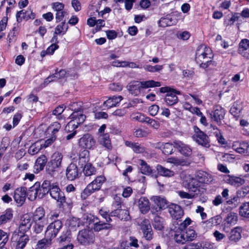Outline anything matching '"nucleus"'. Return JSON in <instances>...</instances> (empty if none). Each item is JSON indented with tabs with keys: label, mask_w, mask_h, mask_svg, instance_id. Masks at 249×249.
<instances>
[{
	"label": "nucleus",
	"mask_w": 249,
	"mask_h": 249,
	"mask_svg": "<svg viewBox=\"0 0 249 249\" xmlns=\"http://www.w3.org/2000/svg\"><path fill=\"white\" fill-rule=\"evenodd\" d=\"M68 29V25L66 24L65 22H62L60 24L56 26L55 28V34H65Z\"/></svg>",
	"instance_id": "obj_55"
},
{
	"label": "nucleus",
	"mask_w": 249,
	"mask_h": 249,
	"mask_svg": "<svg viewBox=\"0 0 249 249\" xmlns=\"http://www.w3.org/2000/svg\"><path fill=\"white\" fill-rule=\"evenodd\" d=\"M42 145L39 142H36L32 144L28 149V153L32 155L38 153L42 149Z\"/></svg>",
	"instance_id": "obj_52"
},
{
	"label": "nucleus",
	"mask_w": 249,
	"mask_h": 249,
	"mask_svg": "<svg viewBox=\"0 0 249 249\" xmlns=\"http://www.w3.org/2000/svg\"><path fill=\"white\" fill-rule=\"evenodd\" d=\"M242 109V107L240 104L234 103L230 109L231 113L234 117H237Z\"/></svg>",
	"instance_id": "obj_56"
},
{
	"label": "nucleus",
	"mask_w": 249,
	"mask_h": 249,
	"mask_svg": "<svg viewBox=\"0 0 249 249\" xmlns=\"http://www.w3.org/2000/svg\"><path fill=\"white\" fill-rule=\"evenodd\" d=\"M213 235L217 242L222 241L226 238V237L224 233L220 232L217 230H216L214 231L213 233Z\"/></svg>",
	"instance_id": "obj_60"
},
{
	"label": "nucleus",
	"mask_w": 249,
	"mask_h": 249,
	"mask_svg": "<svg viewBox=\"0 0 249 249\" xmlns=\"http://www.w3.org/2000/svg\"><path fill=\"white\" fill-rule=\"evenodd\" d=\"M47 162V158L45 155H41L36 160L34 166V172L35 173H38L42 171Z\"/></svg>",
	"instance_id": "obj_25"
},
{
	"label": "nucleus",
	"mask_w": 249,
	"mask_h": 249,
	"mask_svg": "<svg viewBox=\"0 0 249 249\" xmlns=\"http://www.w3.org/2000/svg\"><path fill=\"white\" fill-rule=\"evenodd\" d=\"M112 216H117L121 220L127 221L130 219V215L128 210L125 209H115L110 213Z\"/></svg>",
	"instance_id": "obj_26"
},
{
	"label": "nucleus",
	"mask_w": 249,
	"mask_h": 249,
	"mask_svg": "<svg viewBox=\"0 0 249 249\" xmlns=\"http://www.w3.org/2000/svg\"><path fill=\"white\" fill-rule=\"evenodd\" d=\"M144 69L145 71L151 72H159L162 70L163 65H156L154 66L150 65H147L144 66Z\"/></svg>",
	"instance_id": "obj_59"
},
{
	"label": "nucleus",
	"mask_w": 249,
	"mask_h": 249,
	"mask_svg": "<svg viewBox=\"0 0 249 249\" xmlns=\"http://www.w3.org/2000/svg\"><path fill=\"white\" fill-rule=\"evenodd\" d=\"M58 183L52 180H45L40 186L43 196L51 192L53 186L56 185Z\"/></svg>",
	"instance_id": "obj_32"
},
{
	"label": "nucleus",
	"mask_w": 249,
	"mask_h": 249,
	"mask_svg": "<svg viewBox=\"0 0 249 249\" xmlns=\"http://www.w3.org/2000/svg\"><path fill=\"white\" fill-rule=\"evenodd\" d=\"M175 21H173L171 18L169 17H166L165 18H161L159 21V25L160 27H165L168 26H171L174 23Z\"/></svg>",
	"instance_id": "obj_53"
},
{
	"label": "nucleus",
	"mask_w": 249,
	"mask_h": 249,
	"mask_svg": "<svg viewBox=\"0 0 249 249\" xmlns=\"http://www.w3.org/2000/svg\"><path fill=\"white\" fill-rule=\"evenodd\" d=\"M160 86V83L159 82L151 80L142 82L133 81L129 84L127 88L131 93L137 95L142 89Z\"/></svg>",
	"instance_id": "obj_4"
},
{
	"label": "nucleus",
	"mask_w": 249,
	"mask_h": 249,
	"mask_svg": "<svg viewBox=\"0 0 249 249\" xmlns=\"http://www.w3.org/2000/svg\"><path fill=\"white\" fill-rule=\"evenodd\" d=\"M210 115L212 121L216 122L217 124H220L224 117L225 110L220 106H216L214 110L210 113Z\"/></svg>",
	"instance_id": "obj_17"
},
{
	"label": "nucleus",
	"mask_w": 249,
	"mask_h": 249,
	"mask_svg": "<svg viewBox=\"0 0 249 249\" xmlns=\"http://www.w3.org/2000/svg\"><path fill=\"white\" fill-rule=\"evenodd\" d=\"M83 168V173L86 176H90L95 174L96 170L90 163L85 164Z\"/></svg>",
	"instance_id": "obj_51"
},
{
	"label": "nucleus",
	"mask_w": 249,
	"mask_h": 249,
	"mask_svg": "<svg viewBox=\"0 0 249 249\" xmlns=\"http://www.w3.org/2000/svg\"><path fill=\"white\" fill-rule=\"evenodd\" d=\"M62 227L63 223L60 220H54L47 226L45 231V236L50 239H54Z\"/></svg>",
	"instance_id": "obj_9"
},
{
	"label": "nucleus",
	"mask_w": 249,
	"mask_h": 249,
	"mask_svg": "<svg viewBox=\"0 0 249 249\" xmlns=\"http://www.w3.org/2000/svg\"><path fill=\"white\" fill-rule=\"evenodd\" d=\"M171 229L175 231L174 239L176 243L184 244L187 242L184 233V231H180V230L177 229L176 227L174 228L172 227Z\"/></svg>",
	"instance_id": "obj_27"
},
{
	"label": "nucleus",
	"mask_w": 249,
	"mask_h": 249,
	"mask_svg": "<svg viewBox=\"0 0 249 249\" xmlns=\"http://www.w3.org/2000/svg\"><path fill=\"white\" fill-rule=\"evenodd\" d=\"M239 53L243 56L249 59V40L243 39L239 43Z\"/></svg>",
	"instance_id": "obj_24"
},
{
	"label": "nucleus",
	"mask_w": 249,
	"mask_h": 249,
	"mask_svg": "<svg viewBox=\"0 0 249 249\" xmlns=\"http://www.w3.org/2000/svg\"><path fill=\"white\" fill-rule=\"evenodd\" d=\"M224 180L227 183L236 187H239L245 183L244 179L231 175L226 176Z\"/></svg>",
	"instance_id": "obj_23"
},
{
	"label": "nucleus",
	"mask_w": 249,
	"mask_h": 249,
	"mask_svg": "<svg viewBox=\"0 0 249 249\" xmlns=\"http://www.w3.org/2000/svg\"><path fill=\"white\" fill-rule=\"evenodd\" d=\"M146 197H141L138 202L139 208L142 213H146L150 210V204Z\"/></svg>",
	"instance_id": "obj_28"
},
{
	"label": "nucleus",
	"mask_w": 249,
	"mask_h": 249,
	"mask_svg": "<svg viewBox=\"0 0 249 249\" xmlns=\"http://www.w3.org/2000/svg\"><path fill=\"white\" fill-rule=\"evenodd\" d=\"M13 217V211L11 209H7L4 213L0 216V225L5 223Z\"/></svg>",
	"instance_id": "obj_47"
},
{
	"label": "nucleus",
	"mask_w": 249,
	"mask_h": 249,
	"mask_svg": "<svg viewBox=\"0 0 249 249\" xmlns=\"http://www.w3.org/2000/svg\"><path fill=\"white\" fill-rule=\"evenodd\" d=\"M208 176L206 172H199L197 175L198 179L188 178L183 181V186L187 188L190 193L195 194V196L197 195L199 193L200 182L208 183L209 181Z\"/></svg>",
	"instance_id": "obj_2"
},
{
	"label": "nucleus",
	"mask_w": 249,
	"mask_h": 249,
	"mask_svg": "<svg viewBox=\"0 0 249 249\" xmlns=\"http://www.w3.org/2000/svg\"><path fill=\"white\" fill-rule=\"evenodd\" d=\"M105 180L106 178L104 176H100L96 177L84 190L81 194V196L84 198H86L94 192L99 190Z\"/></svg>",
	"instance_id": "obj_5"
},
{
	"label": "nucleus",
	"mask_w": 249,
	"mask_h": 249,
	"mask_svg": "<svg viewBox=\"0 0 249 249\" xmlns=\"http://www.w3.org/2000/svg\"><path fill=\"white\" fill-rule=\"evenodd\" d=\"M34 231L36 234L41 232L43 230L44 227L47 224V220H38L34 221Z\"/></svg>",
	"instance_id": "obj_43"
},
{
	"label": "nucleus",
	"mask_w": 249,
	"mask_h": 249,
	"mask_svg": "<svg viewBox=\"0 0 249 249\" xmlns=\"http://www.w3.org/2000/svg\"><path fill=\"white\" fill-rule=\"evenodd\" d=\"M27 189L25 187L18 188L15 190L14 199L16 202L21 206L25 202Z\"/></svg>",
	"instance_id": "obj_18"
},
{
	"label": "nucleus",
	"mask_w": 249,
	"mask_h": 249,
	"mask_svg": "<svg viewBox=\"0 0 249 249\" xmlns=\"http://www.w3.org/2000/svg\"><path fill=\"white\" fill-rule=\"evenodd\" d=\"M140 170L142 174L150 175L153 173V170L147 163L142 160H140Z\"/></svg>",
	"instance_id": "obj_44"
},
{
	"label": "nucleus",
	"mask_w": 249,
	"mask_h": 249,
	"mask_svg": "<svg viewBox=\"0 0 249 249\" xmlns=\"http://www.w3.org/2000/svg\"><path fill=\"white\" fill-rule=\"evenodd\" d=\"M192 220L189 217L186 218L182 222L180 223L177 229L184 231L185 228L191 223Z\"/></svg>",
	"instance_id": "obj_62"
},
{
	"label": "nucleus",
	"mask_w": 249,
	"mask_h": 249,
	"mask_svg": "<svg viewBox=\"0 0 249 249\" xmlns=\"http://www.w3.org/2000/svg\"><path fill=\"white\" fill-rule=\"evenodd\" d=\"M184 233L187 242L194 240L196 237V233L195 230L189 228L186 231L184 230Z\"/></svg>",
	"instance_id": "obj_54"
},
{
	"label": "nucleus",
	"mask_w": 249,
	"mask_h": 249,
	"mask_svg": "<svg viewBox=\"0 0 249 249\" xmlns=\"http://www.w3.org/2000/svg\"><path fill=\"white\" fill-rule=\"evenodd\" d=\"M238 219V216L237 213L234 212H230L227 215L224 221L225 222V224L233 226L236 224Z\"/></svg>",
	"instance_id": "obj_37"
},
{
	"label": "nucleus",
	"mask_w": 249,
	"mask_h": 249,
	"mask_svg": "<svg viewBox=\"0 0 249 249\" xmlns=\"http://www.w3.org/2000/svg\"><path fill=\"white\" fill-rule=\"evenodd\" d=\"M60 168V167L49 161L46 165V171L48 174L53 176L59 172Z\"/></svg>",
	"instance_id": "obj_45"
},
{
	"label": "nucleus",
	"mask_w": 249,
	"mask_h": 249,
	"mask_svg": "<svg viewBox=\"0 0 249 249\" xmlns=\"http://www.w3.org/2000/svg\"><path fill=\"white\" fill-rule=\"evenodd\" d=\"M153 226L157 230H162L164 227L163 218L158 215L155 216L154 218Z\"/></svg>",
	"instance_id": "obj_50"
},
{
	"label": "nucleus",
	"mask_w": 249,
	"mask_h": 249,
	"mask_svg": "<svg viewBox=\"0 0 249 249\" xmlns=\"http://www.w3.org/2000/svg\"><path fill=\"white\" fill-rule=\"evenodd\" d=\"M239 213L242 217L249 218V201L241 204L239 208Z\"/></svg>",
	"instance_id": "obj_39"
},
{
	"label": "nucleus",
	"mask_w": 249,
	"mask_h": 249,
	"mask_svg": "<svg viewBox=\"0 0 249 249\" xmlns=\"http://www.w3.org/2000/svg\"><path fill=\"white\" fill-rule=\"evenodd\" d=\"M140 225L143 234V237L146 240L151 241L153 238L154 233L149 220L144 219Z\"/></svg>",
	"instance_id": "obj_10"
},
{
	"label": "nucleus",
	"mask_w": 249,
	"mask_h": 249,
	"mask_svg": "<svg viewBox=\"0 0 249 249\" xmlns=\"http://www.w3.org/2000/svg\"><path fill=\"white\" fill-rule=\"evenodd\" d=\"M31 225L32 222L30 216L27 214L23 215L20 219L18 227L19 232L22 234H25V232L30 229Z\"/></svg>",
	"instance_id": "obj_19"
},
{
	"label": "nucleus",
	"mask_w": 249,
	"mask_h": 249,
	"mask_svg": "<svg viewBox=\"0 0 249 249\" xmlns=\"http://www.w3.org/2000/svg\"><path fill=\"white\" fill-rule=\"evenodd\" d=\"M81 174L80 169L74 162L70 163L66 170V176L69 180H73L79 178Z\"/></svg>",
	"instance_id": "obj_11"
},
{
	"label": "nucleus",
	"mask_w": 249,
	"mask_h": 249,
	"mask_svg": "<svg viewBox=\"0 0 249 249\" xmlns=\"http://www.w3.org/2000/svg\"><path fill=\"white\" fill-rule=\"evenodd\" d=\"M92 228L95 231L98 232L104 230H111L112 225L110 223H107L99 221L94 223Z\"/></svg>",
	"instance_id": "obj_35"
},
{
	"label": "nucleus",
	"mask_w": 249,
	"mask_h": 249,
	"mask_svg": "<svg viewBox=\"0 0 249 249\" xmlns=\"http://www.w3.org/2000/svg\"><path fill=\"white\" fill-rule=\"evenodd\" d=\"M29 240V236L27 234L20 235L16 242L15 249H23Z\"/></svg>",
	"instance_id": "obj_40"
},
{
	"label": "nucleus",
	"mask_w": 249,
	"mask_h": 249,
	"mask_svg": "<svg viewBox=\"0 0 249 249\" xmlns=\"http://www.w3.org/2000/svg\"><path fill=\"white\" fill-rule=\"evenodd\" d=\"M35 15L31 11H24V10L18 12L16 14V18L18 22L21 21L22 19L28 20V19H34Z\"/></svg>",
	"instance_id": "obj_29"
},
{
	"label": "nucleus",
	"mask_w": 249,
	"mask_h": 249,
	"mask_svg": "<svg viewBox=\"0 0 249 249\" xmlns=\"http://www.w3.org/2000/svg\"><path fill=\"white\" fill-rule=\"evenodd\" d=\"M64 109L63 107L58 106L56 107L53 112V114L57 116V119H60L62 118L61 114L64 111Z\"/></svg>",
	"instance_id": "obj_61"
},
{
	"label": "nucleus",
	"mask_w": 249,
	"mask_h": 249,
	"mask_svg": "<svg viewBox=\"0 0 249 249\" xmlns=\"http://www.w3.org/2000/svg\"><path fill=\"white\" fill-rule=\"evenodd\" d=\"M63 156L60 152H55L52 157V159L50 161L53 164H55L56 165L59 167L61 166Z\"/></svg>",
	"instance_id": "obj_49"
},
{
	"label": "nucleus",
	"mask_w": 249,
	"mask_h": 249,
	"mask_svg": "<svg viewBox=\"0 0 249 249\" xmlns=\"http://www.w3.org/2000/svg\"><path fill=\"white\" fill-rule=\"evenodd\" d=\"M95 142V140L91 135L86 134L79 140L78 144L82 148L90 149L93 148Z\"/></svg>",
	"instance_id": "obj_15"
},
{
	"label": "nucleus",
	"mask_w": 249,
	"mask_h": 249,
	"mask_svg": "<svg viewBox=\"0 0 249 249\" xmlns=\"http://www.w3.org/2000/svg\"><path fill=\"white\" fill-rule=\"evenodd\" d=\"M53 9L56 12L64 11V5L62 3L56 2L52 3Z\"/></svg>",
	"instance_id": "obj_63"
},
{
	"label": "nucleus",
	"mask_w": 249,
	"mask_h": 249,
	"mask_svg": "<svg viewBox=\"0 0 249 249\" xmlns=\"http://www.w3.org/2000/svg\"><path fill=\"white\" fill-rule=\"evenodd\" d=\"M123 99L121 96H113L110 97L108 100L105 101L104 105L107 107L108 108H110L113 107H116Z\"/></svg>",
	"instance_id": "obj_36"
},
{
	"label": "nucleus",
	"mask_w": 249,
	"mask_h": 249,
	"mask_svg": "<svg viewBox=\"0 0 249 249\" xmlns=\"http://www.w3.org/2000/svg\"><path fill=\"white\" fill-rule=\"evenodd\" d=\"M232 147L237 152L242 154L247 152L249 145L245 142H235L232 143Z\"/></svg>",
	"instance_id": "obj_31"
},
{
	"label": "nucleus",
	"mask_w": 249,
	"mask_h": 249,
	"mask_svg": "<svg viewBox=\"0 0 249 249\" xmlns=\"http://www.w3.org/2000/svg\"><path fill=\"white\" fill-rule=\"evenodd\" d=\"M242 228L239 226L232 229L227 234L228 243L233 244L238 242L242 237Z\"/></svg>",
	"instance_id": "obj_14"
},
{
	"label": "nucleus",
	"mask_w": 249,
	"mask_h": 249,
	"mask_svg": "<svg viewBox=\"0 0 249 249\" xmlns=\"http://www.w3.org/2000/svg\"><path fill=\"white\" fill-rule=\"evenodd\" d=\"M213 57L211 50L204 46H200L197 49L196 53V61L200 67L206 69L213 62L212 58Z\"/></svg>",
	"instance_id": "obj_3"
},
{
	"label": "nucleus",
	"mask_w": 249,
	"mask_h": 249,
	"mask_svg": "<svg viewBox=\"0 0 249 249\" xmlns=\"http://www.w3.org/2000/svg\"><path fill=\"white\" fill-rule=\"evenodd\" d=\"M26 196L31 201L35 200L37 196L40 198L43 197L44 196L40 187V183L36 182L33 186L31 187L28 192L26 191Z\"/></svg>",
	"instance_id": "obj_12"
},
{
	"label": "nucleus",
	"mask_w": 249,
	"mask_h": 249,
	"mask_svg": "<svg viewBox=\"0 0 249 249\" xmlns=\"http://www.w3.org/2000/svg\"><path fill=\"white\" fill-rule=\"evenodd\" d=\"M174 147L185 157H190L192 154V149L191 146L180 141H174Z\"/></svg>",
	"instance_id": "obj_13"
},
{
	"label": "nucleus",
	"mask_w": 249,
	"mask_h": 249,
	"mask_svg": "<svg viewBox=\"0 0 249 249\" xmlns=\"http://www.w3.org/2000/svg\"><path fill=\"white\" fill-rule=\"evenodd\" d=\"M162 152L166 155H171L174 153V141L173 143L169 142L162 143Z\"/></svg>",
	"instance_id": "obj_48"
},
{
	"label": "nucleus",
	"mask_w": 249,
	"mask_h": 249,
	"mask_svg": "<svg viewBox=\"0 0 249 249\" xmlns=\"http://www.w3.org/2000/svg\"><path fill=\"white\" fill-rule=\"evenodd\" d=\"M240 197L238 195L232 196L226 201L227 205H232L236 207L240 203Z\"/></svg>",
	"instance_id": "obj_58"
},
{
	"label": "nucleus",
	"mask_w": 249,
	"mask_h": 249,
	"mask_svg": "<svg viewBox=\"0 0 249 249\" xmlns=\"http://www.w3.org/2000/svg\"><path fill=\"white\" fill-rule=\"evenodd\" d=\"M168 162L173 163L177 166H188L191 164V162L189 160H186L183 159L178 158H171L168 159Z\"/></svg>",
	"instance_id": "obj_42"
},
{
	"label": "nucleus",
	"mask_w": 249,
	"mask_h": 249,
	"mask_svg": "<svg viewBox=\"0 0 249 249\" xmlns=\"http://www.w3.org/2000/svg\"><path fill=\"white\" fill-rule=\"evenodd\" d=\"M99 143L108 150H111L112 146L109 134L107 133L101 135L98 139Z\"/></svg>",
	"instance_id": "obj_30"
},
{
	"label": "nucleus",
	"mask_w": 249,
	"mask_h": 249,
	"mask_svg": "<svg viewBox=\"0 0 249 249\" xmlns=\"http://www.w3.org/2000/svg\"><path fill=\"white\" fill-rule=\"evenodd\" d=\"M33 220H47L45 217V211L43 208L39 207L36 208L33 214Z\"/></svg>",
	"instance_id": "obj_38"
},
{
	"label": "nucleus",
	"mask_w": 249,
	"mask_h": 249,
	"mask_svg": "<svg viewBox=\"0 0 249 249\" xmlns=\"http://www.w3.org/2000/svg\"><path fill=\"white\" fill-rule=\"evenodd\" d=\"M49 193L52 197L57 200V202H64V193L61 191L58 183L53 186Z\"/></svg>",
	"instance_id": "obj_22"
},
{
	"label": "nucleus",
	"mask_w": 249,
	"mask_h": 249,
	"mask_svg": "<svg viewBox=\"0 0 249 249\" xmlns=\"http://www.w3.org/2000/svg\"><path fill=\"white\" fill-rule=\"evenodd\" d=\"M71 232L70 231L66 230L62 233L61 236L57 239V242L62 245L66 244H72L71 243Z\"/></svg>",
	"instance_id": "obj_34"
},
{
	"label": "nucleus",
	"mask_w": 249,
	"mask_h": 249,
	"mask_svg": "<svg viewBox=\"0 0 249 249\" xmlns=\"http://www.w3.org/2000/svg\"><path fill=\"white\" fill-rule=\"evenodd\" d=\"M78 242L83 245L93 244L95 241V236L92 231L83 229L79 231L77 235Z\"/></svg>",
	"instance_id": "obj_7"
},
{
	"label": "nucleus",
	"mask_w": 249,
	"mask_h": 249,
	"mask_svg": "<svg viewBox=\"0 0 249 249\" xmlns=\"http://www.w3.org/2000/svg\"><path fill=\"white\" fill-rule=\"evenodd\" d=\"M157 170L158 174L162 176L171 177L174 175V172L173 171L166 168L160 164L157 166Z\"/></svg>",
	"instance_id": "obj_41"
},
{
	"label": "nucleus",
	"mask_w": 249,
	"mask_h": 249,
	"mask_svg": "<svg viewBox=\"0 0 249 249\" xmlns=\"http://www.w3.org/2000/svg\"><path fill=\"white\" fill-rule=\"evenodd\" d=\"M152 200L157 205V207L152 208L151 212L153 214L157 215L161 211V210L165 208L167 204V201L165 198L161 197L160 196H153Z\"/></svg>",
	"instance_id": "obj_16"
},
{
	"label": "nucleus",
	"mask_w": 249,
	"mask_h": 249,
	"mask_svg": "<svg viewBox=\"0 0 249 249\" xmlns=\"http://www.w3.org/2000/svg\"><path fill=\"white\" fill-rule=\"evenodd\" d=\"M194 129L195 133L192 136L193 139L199 145L209 148L210 146L209 137L196 126H194Z\"/></svg>",
	"instance_id": "obj_8"
},
{
	"label": "nucleus",
	"mask_w": 249,
	"mask_h": 249,
	"mask_svg": "<svg viewBox=\"0 0 249 249\" xmlns=\"http://www.w3.org/2000/svg\"><path fill=\"white\" fill-rule=\"evenodd\" d=\"M122 198L117 195H116L114 197V201L113 202V206L115 209H120L121 208Z\"/></svg>",
	"instance_id": "obj_64"
},
{
	"label": "nucleus",
	"mask_w": 249,
	"mask_h": 249,
	"mask_svg": "<svg viewBox=\"0 0 249 249\" xmlns=\"http://www.w3.org/2000/svg\"><path fill=\"white\" fill-rule=\"evenodd\" d=\"M161 93H166L164 98V101L168 106H173L178 102V98L177 95H180V92L171 89L168 87H162L160 89Z\"/></svg>",
	"instance_id": "obj_6"
},
{
	"label": "nucleus",
	"mask_w": 249,
	"mask_h": 249,
	"mask_svg": "<svg viewBox=\"0 0 249 249\" xmlns=\"http://www.w3.org/2000/svg\"><path fill=\"white\" fill-rule=\"evenodd\" d=\"M69 108L73 112L70 116L71 121L66 126L65 130L70 131V128L75 129L79 124L83 123L86 117L83 113L81 105L77 102H71Z\"/></svg>",
	"instance_id": "obj_1"
},
{
	"label": "nucleus",
	"mask_w": 249,
	"mask_h": 249,
	"mask_svg": "<svg viewBox=\"0 0 249 249\" xmlns=\"http://www.w3.org/2000/svg\"><path fill=\"white\" fill-rule=\"evenodd\" d=\"M183 249H214L213 244L208 241L192 243L186 245Z\"/></svg>",
	"instance_id": "obj_20"
},
{
	"label": "nucleus",
	"mask_w": 249,
	"mask_h": 249,
	"mask_svg": "<svg viewBox=\"0 0 249 249\" xmlns=\"http://www.w3.org/2000/svg\"><path fill=\"white\" fill-rule=\"evenodd\" d=\"M52 239H50L49 238H43L40 240H39L37 244V249H43L46 246H48L50 245L52 243Z\"/></svg>",
	"instance_id": "obj_57"
},
{
	"label": "nucleus",
	"mask_w": 249,
	"mask_h": 249,
	"mask_svg": "<svg viewBox=\"0 0 249 249\" xmlns=\"http://www.w3.org/2000/svg\"><path fill=\"white\" fill-rule=\"evenodd\" d=\"M125 145L131 148L133 150L137 153H142L145 151L144 147L138 143L126 141L125 142Z\"/></svg>",
	"instance_id": "obj_46"
},
{
	"label": "nucleus",
	"mask_w": 249,
	"mask_h": 249,
	"mask_svg": "<svg viewBox=\"0 0 249 249\" xmlns=\"http://www.w3.org/2000/svg\"><path fill=\"white\" fill-rule=\"evenodd\" d=\"M89 152L87 150L82 151L79 155L78 160V165L80 168H83L84 165L89 163Z\"/></svg>",
	"instance_id": "obj_33"
},
{
	"label": "nucleus",
	"mask_w": 249,
	"mask_h": 249,
	"mask_svg": "<svg viewBox=\"0 0 249 249\" xmlns=\"http://www.w3.org/2000/svg\"><path fill=\"white\" fill-rule=\"evenodd\" d=\"M169 213L172 218L178 220L184 214L183 211L180 206L175 204H171L168 207Z\"/></svg>",
	"instance_id": "obj_21"
}]
</instances>
